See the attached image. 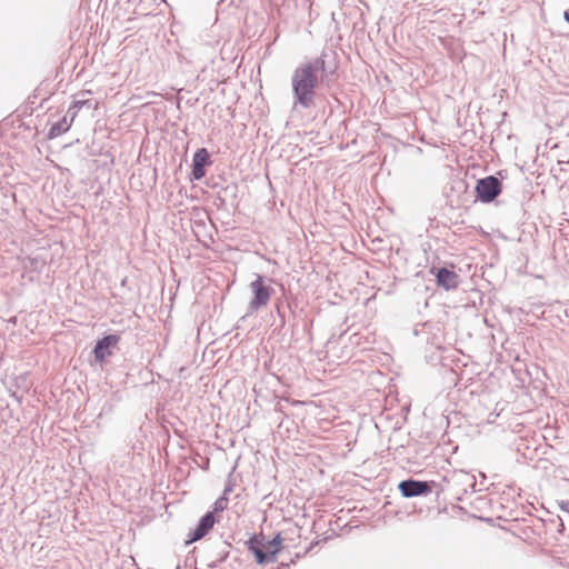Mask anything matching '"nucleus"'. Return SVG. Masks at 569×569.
I'll use <instances>...</instances> for the list:
<instances>
[{"instance_id":"obj_1","label":"nucleus","mask_w":569,"mask_h":569,"mask_svg":"<svg viewBox=\"0 0 569 569\" xmlns=\"http://www.w3.org/2000/svg\"><path fill=\"white\" fill-rule=\"evenodd\" d=\"M327 53L300 62L291 73L293 109L309 110L316 106L317 90L327 76Z\"/></svg>"},{"instance_id":"obj_2","label":"nucleus","mask_w":569,"mask_h":569,"mask_svg":"<svg viewBox=\"0 0 569 569\" xmlns=\"http://www.w3.org/2000/svg\"><path fill=\"white\" fill-rule=\"evenodd\" d=\"M254 277V280L249 284L252 292V299L249 302L250 313H254L266 307L274 292V289L267 283L266 277L260 273H256Z\"/></svg>"},{"instance_id":"obj_3","label":"nucleus","mask_w":569,"mask_h":569,"mask_svg":"<svg viewBox=\"0 0 569 569\" xmlns=\"http://www.w3.org/2000/svg\"><path fill=\"white\" fill-rule=\"evenodd\" d=\"M475 192L477 201L490 203L502 192V181L497 176H487L477 181Z\"/></svg>"},{"instance_id":"obj_4","label":"nucleus","mask_w":569,"mask_h":569,"mask_svg":"<svg viewBox=\"0 0 569 569\" xmlns=\"http://www.w3.org/2000/svg\"><path fill=\"white\" fill-rule=\"evenodd\" d=\"M246 545L258 565L272 563L277 560V550L269 548L263 535H253Z\"/></svg>"},{"instance_id":"obj_5","label":"nucleus","mask_w":569,"mask_h":569,"mask_svg":"<svg viewBox=\"0 0 569 569\" xmlns=\"http://www.w3.org/2000/svg\"><path fill=\"white\" fill-rule=\"evenodd\" d=\"M445 481L456 492L459 500H462L461 495L468 493L469 489L471 492L476 491V477L463 470L455 471L449 478H445Z\"/></svg>"},{"instance_id":"obj_6","label":"nucleus","mask_w":569,"mask_h":569,"mask_svg":"<svg viewBox=\"0 0 569 569\" xmlns=\"http://www.w3.org/2000/svg\"><path fill=\"white\" fill-rule=\"evenodd\" d=\"M433 485V481H423L409 478L400 481L398 485V489L402 497L415 498L431 493Z\"/></svg>"},{"instance_id":"obj_7","label":"nucleus","mask_w":569,"mask_h":569,"mask_svg":"<svg viewBox=\"0 0 569 569\" xmlns=\"http://www.w3.org/2000/svg\"><path fill=\"white\" fill-rule=\"evenodd\" d=\"M218 520L212 511H207L198 521L196 528L189 532L186 543H192L204 538Z\"/></svg>"},{"instance_id":"obj_8","label":"nucleus","mask_w":569,"mask_h":569,"mask_svg":"<svg viewBox=\"0 0 569 569\" xmlns=\"http://www.w3.org/2000/svg\"><path fill=\"white\" fill-rule=\"evenodd\" d=\"M212 164L209 151L206 148H199L192 157L191 180H201L206 176V167Z\"/></svg>"},{"instance_id":"obj_9","label":"nucleus","mask_w":569,"mask_h":569,"mask_svg":"<svg viewBox=\"0 0 569 569\" xmlns=\"http://www.w3.org/2000/svg\"><path fill=\"white\" fill-rule=\"evenodd\" d=\"M120 341L118 335H107L99 339L93 347L94 359L98 362H103L108 357L112 355V349Z\"/></svg>"},{"instance_id":"obj_10","label":"nucleus","mask_w":569,"mask_h":569,"mask_svg":"<svg viewBox=\"0 0 569 569\" xmlns=\"http://www.w3.org/2000/svg\"><path fill=\"white\" fill-rule=\"evenodd\" d=\"M431 272L435 274L436 282L439 287L446 290L458 288L460 278L453 270L448 269L447 267H433Z\"/></svg>"},{"instance_id":"obj_11","label":"nucleus","mask_w":569,"mask_h":569,"mask_svg":"<svg viewBox=\"0 0 569 569\" xmlns=\"http://www.w3.org/2000/svg\"><path fill=\"white\" fill-rule=\"evenodd\" d=\"M76 116H77V110L72 111V108H69L64 117H62L59 121L51 124L49 132H48V138L54 139V138L61 136L62 133L67 132L70 129L71 123H72L73 119L76 118Z\"/></svg>"},{"instance_id":"obj_12","label":"nucleus","mask_w":569,"mask_h":569,"mask_svg":"<svg viewBox=\"0 0 569 569\" xmlns=\"http://www.w3.org/2000/svg\"><path fill=\"white\" fill-rule=\"evenodd\" d=\"M228 497L220 496L213 503V508L211 510L213 515L224 511L228 508Z\"/></svg>"},{"instance_id":"obj_13","label":"nucleus","mask_w":569,"mask_h":569,"mask_svg":"<svg viewBox=\"0 0 569 569\" xmlns=\"http://www.w3.org/2000/svg\"><path fill=\"white\" fill-rule=\"evenodd\" d=\"M269 548L277 550V555L282 549V538L281 535L278 532L272 539L266 540Z\"/></svg>"},{"instance_id":"obj_14","label":"nucleus","mask_w":569,"mask_h":569,"mask_svg":"<svg viewBox=\"0 0 569 569\" xmlns=\"http://www.w3.org/2000/svg\"><path fill=\"white\" fill-rule=\"evenodd\" d=\"M233 486H234V483H233L231 477H229L224 485L222 496L228 497V495L233 491Z\"/></svg>"},{"instance_id":"obj_15","label":"nucleus","mask_w":569,"mask_h":569,"mask_svg":"<svg viewBox=\"0 0 569 569\" xmlns=\"http://www.w3.org/2000/svg\"><path fill=\"white\" fill-rule=\"evenodd\" d=\"M229 556V551L228 550H224L221 555V557L217 560V561H212L209 567L210 568H217L219 563L223 562L227 557Z\"/></svg>"},{"instance_id":"obj_16","label":"nucleus","mask_w":569,"mask_h":569,"mask_svg":"<svg viewBox=\"0 0 569 569\" xmlns=\"http://www.w3.org/2000/svg\"><path fill=\"white\" fill-rule=\"evenodd\" d=\"M277 313L279 316V319L281 320V327H284L286 325V317H284V313L281 311V307H280V303L277 305Z\"/></svg>"},{"instance_id":"obj_17","label":"nucleus","mask_w":569,"mask_h":569,"mask_svg":"<svg viewBox=\"0 0 569 569\" xmlns=\"http://www.w3.org/2000/svg\"><path fill=\"white\" fill-rule=\"evenodd\" d=\"M84 103H87V101H73V103L70 108H72V111L77 110V112H78Z\"/></svg>"},{"instance_id":"obj_18","label":"nucleus","mask_w":569,"mask_h":569,"mask_svg":"<svg viewBox=\"0 0 569 569\" xmlns=\"http://www.w3.org/2000/svg\"><path fill=\"white\" fill-rule=\"evenodd\" d=\"M558 505L562 511L569 512V500L559 501Z\"/></svg>"},{"instance_id":"obj_19","label":"nucleus","mask_w":569,"mask_h":569,"mask_svg":"<svg viewBox=\"0 0 569 569\" xmlns=\"http://www.w3.org/2000/svg\"><path fill=\"white\" fill-rule=\"evenodd\" d=\"M39 263H40L41 266H43V264H44V262H43V261H39V260H38V259H36V258L30 259V264H31V267H33V268H38V264H39Z\"/></svg>"},{"instance_id":"obj_20","label":"nucleus","mask_w":569,"mask_h":569,"mask_svg":"<svg viewBox=\"0 0 569 569\" xmlns=\"http://www.w3.org/2000/svg\"><path fill=\"white\" fill-rule=\"evenodd\" d=\"M563 19L569 23V8L563 12Z\"/></svg>"},{"instance_id":"obj_21","label":"nucleus","mask_w":569,"mask_h":569,"mask_svg":"<svg viewBox=\"0 0 569 569\" xmlns=\"http://www.w3.org/2000/svg\"><path fill=\"white\" fill-rule=\"evenodd\" d=\"M289 566H290V565H289V563H287V562H281L278 569H288V568H289Z\"/></svg>"}]
</instances>
